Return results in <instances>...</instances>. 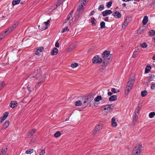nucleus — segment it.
I'll return each mask as SVG.
<instances>
[{
	"mask_svg": "<svg viewBox=\"0 0 155 155\" xmlns=\"http://www.w3.org/2000/svg\"><path fill=\"white\" fill-rule=\"evenodd\" d=\"M113 127H116L117 125V123L115 121L112 123Z\"/></svg>",
	"mask_w": 155,
	"mask_h": 155,
	"instance_id": "obj_48",
	"label": "nucleus"
},
{
	"mask_svg": "<svg viewBox=\"0 0 155 155\" xmlns=\"http://www.w3.org/2000/svg\"><path fill=\"white\" fill-rule=\"evenodd\" d=\"M55 46L57 48L59 47V44L58 43V41H57L55 44Z\"/></svg>",
	"mask_w": 155,
	"mask_h": 155,
	"instance_id": "obj_55",
	"label": "nucleus"
},
{
	"mask_svg": "<svg viewBox=\"0 0 155 155\" xmlns=\"http://www.w3.org/2000/svg\"><path fill=\"white\" fill-rule=\"evenodd\" d=\"M91 23L93 25H96V23L94 21H91Z\"/></svg>",
	"mask_w": 155,
	"mask_h": 155,
	"instance_id": "obj_59",
	"label": "nucleus"
},
{
	"mask_svg": "<svg viewBox=\"0 0 155 155\" xmlns=\"http://www.w3.org/2000/svg\"><path fill=\"white\" fill-rule=\"evenodd\" d=\"M152 59L153 60H155V54L153 56V57L152 58Z\"/></svg>",
	"mask_w": 155,
	"mask_h": 155,
	"instance_id": "obj_64",
	"label": "nucleus"
},
{
	"mask_svg": "<svg viewBox=\"0 0 155 155\" xmlns=\"http://www.w3.org/2000/svg\"><path fill=\"white\" fill-rule=\"evenodd\" d=\"M113 15L116 18H120L121 17V14L118 11L115 12Z\"/></svg>",
	"mask_w": 155,
	"mask_h": 155,
	"instance_id": "obj_8",
	"label": "nucleus"
},
{
	"mask_svg": "<svg viewBox=\"0 0 155 155\" xmlns=\"http://www.w3.org/2000/svg\"><path fill=\"white\" fill-rule=\"evenodd\" d=\"M44 49V48L43 47H39V51L42 52Z\"/></svg>",
	"mask_w": 155,
	"mask_h": 155,
	"instance_id": "obj_54",
	"label": "nucleus"
},
{
	"mask_svg": "<svg viewBox=\"0 0 155 155\" xmlns=\"http://www.w3.org/2000/svg\"><path fill=\"white\" fill-rule=\"evenodd\" d=\"M33 151L34 150L33 149H29L26 151L25 153L27 154H31L33 152Z\"/></svg>",
	"mask_w": 155,
	"mask_h": 155,
	"instance_id": "obj_30",
	"label": "nucleus"
},
{
	"mask_svg": "<svg viewBox=\"0 0 155 155\" xmlns=\"http://www.w3.org/2000/svg\"><path fill=\"white\" fill-rule=\"evenodd\" d=\"M140 46L141 47L143 48H146L147 46V45L146 43H143L141 44Z\"/></svg>",
	"mask_w": 155,
	"mask_h": 155,
	"instance_id": "obj_35",
	"label": "nucleus"
},
{
	"mask_svg": "<svg viewBox=\"0 0 155 155\" xmlns=\"http://www.w3.org/2000/svg\"><path fill=\"white\" fill-rule=\"evenodd\" d=\"M89 0H81L78 3L77 6V12L74 14V17L72 19V21L75 22L77 21L81 15L82 14L84 11V6H85Z\"/></svg>",
	"mask_w": 155,
	"mask_h": 155,
	"instance_id": "obj_2",
	"label": "nucleus"
},
{
	"mask_svg": "<svg viewBox=\"0 0 155 155\" xmlns=\"http://www.w3.org/2000/svg\"><path fill=\"white\" fill-rule=\"evenodd\" d=\"M18 102L17 101H12L10 104L9 106L12 108H14L17 106Z\"/></svg>",
	"mask_w": 155,
	"mask_h": 155,
	"instance_id": "obj_11",
	"label": "nucleus"
},
{
	"mask_svg": "<svg viewBox=\"0 0 155 155\" xmlns=\"http://www.w3.org/2000/svg\"><path fill=\"white\" fill-rule=\"evenodd\" d=\"M104 6L103 4L100 5L98 8V10L99 11H101L104 9Z\"/></svg>",
	"mask_w": 155,
	"mask_h": 155,
	"instance_id": "obj_29",
	"label": "nucleus"
},
{
	"mask_svg": "<svg viewBox=\"0 0 155 155\" xmlns=\"http://www.w3.org/2000/svg\"><path fill=\"white\" fill-rule=\"evenodd\" d=\"M8 34L7 33L5 34L4 32L3 34L0 35V41L4 38L5 36Z\"/></svg>",
	"mask_w": 155,
	"mask_h": 155,
	"instance_id": "obj_31",
	"label": "nucleus"
},
{
	"mask_svg": "<svg viewBox=\"0 0 155 155\" xmlns=\"http://www.w3.org/2000/svg\"><path fill=\"white\" fill-rule=\"evenodd\" d=\"M94 99L93 96L91 95L89 96L87 98L86 100L88 103H89Z\"/></svg>",
	"mask_w": 155,
	"mask_h": 155,
	"instance_id": "obj_16",
	"label": "nucleus"
},
{
	"mask_svg": "<svg viewBox=\"0 0 155 155\" xmlns=\"http://www.w3.org/2000/svg\"><path fill=\"white\" fill-rule=\"evenodd\" d=\"M109 99L110 101H115L117 99V96L116 95L111 96L109 97Z\"/></svg>",
	"mask_w": 155,
	"mask_h": 155,
	"instance_id": "obj_13",
	"label": "nucleus"
},
{
	"mask_svg": "<svg viewBox=\"0 0 155 155\" xmlns=\"http://www.w3.org/2000/svg\"><path fill=\"white\" fill-rule=\"evenodd\" d=\"M8 113L7 112H5L3 114L2 116L3 117L5 118H6L8 116Z\"/></svg>",
	"mask_w": 155,
	"mask_h": 155,
	"instance_id": "obj_39",
	"label": "nucleus"
},
{
	"mask_svg": "<svg viewBox=\"0 0 155 155\" xmlns=\"http://www.w3.org/2000/svg\"><path fill=\"white\" fill-rule=\"evenodd\" d=\"M102 129V126L100 124L97 125L95 127L93 131V134H96L97 132Z\"/></svg>",
	"mask_w": 155,
	"mask_h": 155,
	"instance_id": "obj_7",
	"label": "nucleus"
},
{
	"mask_svg": "<svg viewBox=\"0 0 155 155\" xmlns=\"http://www.w3.org/2000/svg\"><path fill=\"white\" fill-rule=\"evenodd\" d=\"M7 150V148H3L1 150V153H0L1 155H3L6 152Z\"/></svg>",
	"mask_w": 155,
	"mask_h": 155,
	"instance_id": "obj_18",
	"label": "nucleus"
},
{
	"mask_svg": "<svg viewBox=\"0 0 155 155\" xmlns=\"http://www.w3.org/2000/svg\"><path fill=\"white\" fill-rule=\"evenodd\" d=\"M155 115V112H152L150 113L149 114L150 118H152Z\"/></svg>",
	"mask_w": 155,
	"mask_h": 155,
	"instance_id": "obj_32",
	"label": "nucleus"
},
{
	"mask_svg": "<svg viewBox=\"0 0 155 155\" xmlns=\"http://www.w3.org/2000/svg\"><path fill=\"white\" fill-rule=\"evenodd\" d=\"M103 16L104 17H105L109 15H110L112 13V11L110 10H107L105 11L102 12Z\"/></svg>",
	"mask_w": 155,
	"mask_h": 155,
	"instance_id": "obj_6",
	"label": "nucleus"
},
{
	"mask_svg": "<svg viewBox=\"0 0 155 155\" xmlns=\"http://www.w3.org/2000/svg\"><path fill=\"white\" fill-rule=\"evenodd\" d=\"M155 88V83L152 84L151 86V88L152 89H153Z\"/></svg>",
	"mask_w": 155,
	"mask_h": 155,
	"instance_id": "obj_52",
	"label": "nucleus"
},
{
	"mask_svg": "<svg viewBox=\"0 0 155 155\" xmlns=\"http://www.w3.org/2000/svg\"><path fill=\"white\" fill-rule=\"evenodd\" d=\"M58 52V50L56 48H54L51 52V55H56Z\"/></svg>",
	"mask_w": 155,
	"mask_h": 155,
	"instance_id": "obj_12",
	"label": "nucleus"
},
{
	"mask_svg": "<svg viewBox=\"0 0 155 155\" xmlns=\"http://www.w3.org/2000/svg\"><path fill=\"white\" fill-rule=\"evenodd\" d=\"M132 88L130 87H126L125 89V92L126 93L128 94L129 92L131 90Z\"/></svg>",
	"mask_w": 155,
	"mask_h": 155,
	"instance_id": "obj_33",
	"label": "nucleus"
},
{
	"mask_svg": "<svg viewBox=\"0 0 155 155\" xmlns=\"http://www.w3.org/2000/svg\"><path fill=\"white\" fill-rule=\"evenodd\" d=\"M140 51V50L139 49H135V51L133 53V54L132 55V57L133 58H135L136 55Z\"/></svg>",
	"mask_w": 155,
	"mask_h": 155,
	"instance_id": "obj_17",
	"label": "nucleus"
},
{
	"mask_svg": "<svg viewBox=\"0 0 155 155\" xmlns=\"http://www.w3.org/2000/svg\"><path fill=\"white\" fill-rule=\"evenodd\" d=\"M112 4V1H110L109 2L106 3V6L108 8H109L111 6Z\"/></svg>",
	"mask_w": 155,
	"mask_h": 155,
	"instance_id": "obj_27",
	"label": "nucleus"
},
{
	"mask_svg": "<svg viewBox=\"0 0 155 155\" xmlns=\"http://www.w3.org/2000/svg\"><path fill=\"white\" fill-rule=\"evenodd\" d=\"M20 2V0H13L12 2V5H13L18 4Z\"/></svg>",
	"mask_w": 155,
	"mask_h": 155,
	"instance_id": "obj_24",
	"label": "nucleus"
},
{
	"mask_svg": "<svg viewBox=\"0 0 155 155\" xmlns=\"http://www.w3.org/2000/svg\"><path fill=\"white\" fill-rule=\"evenodd\" d=\"M76 47V43L74 42L70 45L69 46V48L71 49H72L75 48Z\"/></svg>",
	"mask_w": 155,
	"mask_h": 155,
	"instance_id": "obj_19",
	"label": "nucleus"
},
{
	"mask_svg": "<svg viewBox=\"0 0 155 155\" xmlns=\"http://www.w3.org/2000/svg\"><path fill=\"white\" fill-rule=\"evenodd\" d=\"M111 91L113 93H117V92L116 91L115 89L114 88H112L111 89Z\"/></svg>",
	"mask_w": 155,
	"mask_h": 155,
	"instance_id": "obj_46",
	"label": "nucleus"
},
{
	"mask_svg": "<svg viewBox=\"0 0 155 155\" xmlns=\"http://www.w3.org/2000/svg\"><path fill=\"white\" fill-rule=\"evenodd\" d=\"M78 64L77 63H74V64H72L71 65V67L72 68H76L78 67Z\"/></svg>",
	"mask_w": 155,
	"mask_h": 155,
	"instance_id": "obj_34",
	"label": "nucleus"
},
{
	"mask_svg": "<svg viewBox=\"0 0 155 155\" xmlns=\"http://www.w3.org/2000/svg\"><path fill=\"white\" fill-rule=\"evenodd\" d=\"M109 20V17H106L104 18V20L105 21H108Z\"/></svg>",
	"mask_w": 155,
	"mask_h": 155,
	"instance_id": "obj_56",
	"label": "nucleus"
},
{
	"mask_svg": "<svg viewBox=\"0 0 155 155\" xmlns=\"http://www.w3.org/2000/svg\"><path fill=\"white\" fill-rule=\"evenodd\" d=\"M105 22L103 21H102L100 23V28L101 29H103L105 27Z\"/></svg>",
	"mask_w": 155,
	"mask_h": 155,
	"instance_id": "obj_26",
	"label": "nucleus"
},
{
	"mask_svg": "<svg viewBox=\"0 0 155 155\" xmlns=\"http://www.w3.org/2000/svg\"><path fill=\"white\" fill-rule=\"evenodd\" d=\"M48 27L47 26H45L44 25L42 28L41 29H40V30H41V31L44 30L46 29H47Z\"/></svg>",
	"mask_w": 155,
	"mask_h": 155,
	"instance_id": "obj_44",
	"label": "nucleus"
},
{
	"mask_svg": "<svg viewBox=\"0 0 155 155\" xmlns=\"http://www.w3.org/2000/svg\"><path fill=\"white\" fill-rule=\"evenodd\" d=\"M116 119L114 117H113L111 119V122H113L115 121Z\"/></svg>",
	"mask_w": 155,
	"mask_h": 155,
	"instance_id": "obj_57",
	"label": "nucleus"
},
{
	"mask_svg": "<svg viewBox=\"0 0 155 155\" xmlns=\"http://www.w3.org/2000/svg\"><path fill=\"white\" fill-rule=\"evenodd\" d=\"M143 149L141 144L139 143L136 144L133 150L134 155H139Z\"/></svg>",
	"mask_w": 155,
	"mask_h": 155,
	"instance_id": "obj_3",
	"label": "nucleus"
},
{
	"mask_svg": "<svg viewBox=\"0 0 155 155\" xmlns=\"http://www.w3.org/2000/svg\"><path fill=\"white\" fill-rule=\"evenodd\" d=\"M6 119L3 117L2 116L0 118V119L1 120V123H2Z\"/></svg>",
	"mask_w": 155,
	"mask_h": 155,
	"instance_id": "obj_51",
	"label": "nucleus"
},
{
	"mask_svg": "<svg viewBox=\"0 0 155 155\" xmlns=\"http://www.w3.org/2000/svg\"><path fill=\"white\" fill-rule=\"evenodd\" d=\"M107 94L109 96H111L112 94V93L110 92H109L107 93Z\"/></svg>",
	"mask_w": 155,
	"mask_h": 155,
	"instance_id": "obj_61",
	"label": "nucleus"
},
{
	"mask_svg": "<svg viewBox=\"0 0 155 155\" xmlns=\"http://www.w3.org/2000/svg\"><path fill=\"white\" fill-rule=\"evenodd\" d=\"M151 68V67L150 65H147L145 68V73H147L149 72Z\"/></svg>",
	"mask_w": 155,
	"mask_h": 155,
	"instance_id": "obj_15",
	"label": "nucleus"
},
{
	"mask_svg": "<svg viewBox=\"0 0 155 155\" xmlns=\"http://www.w3.org/2000/svg\"><path fill=\"white\" fill-rule=\"evenodd\" d=\"M10 122L8 120L6 121L3 125V127L2 128V130H5L9 126Z\"/></svg>",
	"mask_w": 155,
	"mask_h": 155,
	"instance_id": "obj_9",
	"label": "nucleus"
},
{
	"mask_svg": "<svg viewBox=\"0 0 155 155\" xmlns=\"http://www.w3.org/2000/svg\"><path fill=\"white\" fill-rule=\"evenodd\" d=\"M141 27H140L139 28V29L137 32V33L138 34H141L143 31V29H142L141 30Z\"/></svg>",
	"mask_w": 155,
	"mask_h": 155,
	"instance_id": "obj_40",
	"label": "nucleus"
},
{
	"mask_svg": "<svg viewBox=\"0 0 155 155\" xmlns=\"http://www.w3.org/2000/svg\"><path fill=\"white\" fill-rule=\"evenodd\" d=\"M112 109V108L110 106H108L107 107H105L104 109V110H109V112H110V111H111Z\"/></svg>",
	"mask_w": 155,
	"mask_h": 155,
	"instance_id": "obj_38",
	"label": "nucleus"
},
{
	"mask_svg": "<svg viewBox=\"0 0 155 155\" xmlns=\"http://www.w3.org/2000/svg\"><path fill=\"white\" fill-rule=\"evenodd\" d=\"M50 23V21L49 20H48L46 22H44L45 23V25L46 26H47L49 25Z\"/></svg>",
	"mask_w": 155,
	"mask_h": 155,
	"instance_id": "obj_50",
	"label": "nucleus"
},
{
	"mask_svg": "<svg viewBox=\"0 0 155 155\" xmlns=\"http://www.w3.org/2000/svg\"><path fill=\"white\" fill-rule=\"evenodd\" d=\"M149 75L150 76L148 77L147 80V83H149L150 81H153L155 77L154 75L152 74H150Z\"/></svg>",
	"mask_w": 155,
	"mask_h": 155,
	"instance_id": "obj_10",
	"label": "nucleus"
},
{
	"mask_svg": "<svg viewBox=\"0 0 155 155\" xmlns=\"http://www.w3.org/2000/svg\"><path fill=\"white\" fill-rule=\"evenodd\" d=\"M94 11H92L90 13V15H93L94 14Z\"/></svg>",
	"mask_w": 155,
	"mask_h": 155,
	"instance_id": "obj_62",
	"label": "nucleus"
},
{
	"mask_svg": "<svg viewBox=\"0 0 155 155\" xmlns=\"http://www.w3.org/2000/svg\"><path fill=\"white\" fill-rule=\"evenodd\" d=\"M45 153V151L44 150H42L40 152H39V155H44Z\"/></svg>",
	"mask_w": 155,
	"mask_h": 155,
	"instance_id": "obj_43",
	"label": "nucleus"
},
{
	"mask_svg": "<svg viewBox=\"0 0 155 155\" xmlns=\"http://www.w3.org/2000/svg\"><path fill=\"white\" fill-rule=\"evenodd\" d=\"M36 132L35 129H34L29 132L28 134L31 136L33 135Z\"/></svg>",
	"mask_w": 155,
	"mask_h": 155,
	"instance_id": "obj_28",
	"label": "nucleus"
},
{
	"mask_svg": "<svg viewBox=\"0 0 155 155\" xmlns=\"http://www.w3.org/2000/svg\"><path fill=\"white\" fill-rule=\"evenodd\" d=\"M27 89H28V90L29 91V92H31V88L29 86H27Z\"/></svg>",
	"mask_w": 155,
	"mask_h": 155,
	"instance_id": "obj_60",
	"label": "nucleus"
},
{
	"mask_svg": "<svg viewBox=\"0 0 155 155\" xmlns=\"http://www.w3.org/2000/svg\"><path fill=\"white\" fill-rule=\"evenodd\" d=\"M148 35L149 36H154L155 35V31L153 30H150L148 33Z\"/></svg>",
	"mask_w": 155,
	"mask_h": 155,
	"instance_id": "obj_20",
	"label": "nucleus"
},
{
	"mask_svg": "<svg viewBox=\"0 0 155 155\" xmlns=\"http://www.w3.org/2000/svg\"><path fill=\"white\" fill-rule=\"evenodd\" d=\"M126 26L123 25L122 27V28L123 29H124L126 28Z\"/></svg>",
	"mask_w": 155,
	"mask_h": 155,
	"instance_id": "obj_63",
	"label": "nucleus"
},
{
	"mask_svg": "<svg viewBox=\"0 0 155 155\" xmlns=\"http://www.w3.org/2000/svg\"><path fill=\"white\" fill-rule=\"evenodd\" d=\"M19 22H16L15 24H14L12 27L10 28L9 29H8L7 31H5L4 32V33H7V34H9L11 32L13 31L15 28H16L18 25Z\"/></svg>",
	"mask_w": 155,
	"mask_h": 155,
	"instance_id": "obj_4",
	"label": "nucleus"
},
{
	"mask_svg": "<svg viewBox=\"0 0 155 155\" xmlns=\"http://www.w3.org/2000/svg\"><path fill=\"white\" fill-rule=\"evenodd\" d=\"M4 84V82H2L0 84V90L1 89L3 86Z\"/></svg>",
	"mask_w": 155,
	"mask_h": 155,
	"instance_id": "obj_53",
	"label": "nucleus"
},
{
	"mask_svg": "<svg viewBox=\"0 0 155 155\" xmlns=\"http://www.w3.org/2000/svg\"><path fill=\"white\" fill-rule=\"evenodd\" d=\"M82 102L80 101H78L75 102V105L76 106H80L81 105Z\"/></svg>",
	"mask_w": 155,
	"mask_h": 155,
	"instance_id": "obj_25",
	"label": "nucleus"
},
{
	"mask_svg": "<svg viewBox=\"0 0 155 155\" xmlns=\"http://www.w3.org/2000/svg\"><path fill=\"white\" fill-rule=\"evenodd\" d=\"M39 51V48H37L34 51V52L35 54L37 55H38L39 54V52H38V51Z\"/></svg>",
	"mask_w": 155,
	"mask_h": 155,
	"instance_id": "obj_41",
	"label": "nucleus"
},
{
	"mask_svg": "<svg viewBox=\"0 0 155 155\" xmlns=\"http://www.w3.org/2000/svg\"><path fill=\"white\" fill-rule=\"evenodd\" d=\"M128 22L127 21V19H125V20L124 21L123 25H125L126 26H127L128 25Z\"/></svg>",
	"mask_w": 155,
	"mask_h": 155,
	"instance_id": "obj_42",
	"label": "nucleus"
},
{
	"mask_svg": "<svg viewBox=\"0 0 155 155\" xmlns=\"http://www.w3.org/2000/svg\"><path fill=\"white\" fill-rule=\"evenodd\" d=\"M141 108V106L140 105V104H138V107L137 108V113H138V112L139 111H140V109Z\"/></svg>",
	"mask_w": 155,
	"mask_h": 155,
	"instance_id": "obj_45",
	"label": "nucleus"
},
{
	"mask_svg": "<svg viewBox=\"0 0 155 155\" xmlns=\"http://www.w3.org/2000/svg\"><path fill=\"white\" fill-rule=\"evenodd\" d=\"M87 103L88 102H87V101L86 100H85L84 101L83 104L85 105L84 107L87 106L88 104L89 103Z\"/></svg>",
	"mask_w": 155,
	"mask_h": 155,
	"instance_id": "obj_47",
	"label": "nucleus"
},
{
	"mask_svg": "<svg viewBox=\"0 0 155 155\" xmlns=\"http://www.w3.org/2000/svg\"><path fill=\"white\" fill-rule=\"evenodd\" d=\"M69 30V29L68 28V27H66L65 28H63L62 29L61 31V32L62 33H64L65 31H68Z\"/></svg>",
	"mask_w": 155,
	"mask_h": 155,
	"instance_id": "obj_36",
	"label": "nucleus"
},
{
	"mask_svg": "<svg viewBox=\"0 0 155 155\" xmlns=\"http://www.w3.org/2000/svg\"><path fill=\"white\" fill-rule=\"evenodd\" d=\"M72 17V16L68 15L67 16V18H66V20H67V21H69L70 19Z\"/></svg>",
	"mask_w": 155,
	"mask_h": 155,
	"instance_id": "obj_49",
	"label": "nucleus"
},
{
	"mask_svg": "<svg viewBox=\"0 0 155 155\" xmlns=\"http://www.w3.org/2000/svg\"><path fill=\"white\" fill-rule=\"evenodd\" d=\"M148 17L147 16H144L143 18L142 21V22L144 25L146 24L148 22Z\"/></svg>",
	"mask_w": 155,
	"mask_h": 155,
	"instance_id": "obj_14",
	"label": "nucleus"
},
{
	"mask_svg": "<svg viewBox=\"0 0 155 155\" xmlns=\"http://www.w3.org/2000/svg\"><path fill=\"white\" fill-rule=\"evenodd\" d=\"M61 133L59 131H57L54 134V137L56 138H57L59 137L60 136H61Z\"/></svg>",
	"mask_w": 155,
	"mask_h": 155,
	"instance_id": "obj_22",
	"label": "nucleus"
},
{
	"mask_svg": "<svg viewBox=\"0 0 155 155\" xmlns=\"http://www.w3.org/2000/svg\"><path fill=\"white\" fill-rule=\"evenodd\" d=\"M73 12H74L73 10H72L70 12V13H69V14L68 15L72 16V14L73 13Z\"/></svg>",
	"mask_w": 155,
	"mask_h": 155,
	"instance_id": "obj_58",
	"label": "nucleus"
},
{
	"mask_svg": "<svg viewBox=\"0 0 155 155\" xmlns=\"http://www.w3.org/2000/svg\"><path fill=\"white\" fill-rule=\"evenodd\" d=\"M109 51H105L102 53V57L103 59L98 55L94 56L92 59V62L94 64H99L103 61V66L105 68L110 62L112 59V55L110 54Z\"/></svg>",
	"mask_w": 155,
	"mask_h": 155,
	"instance_id": "obj_1",
	"label": "nucleus"
},
{
	"mask_svg": "<svg viewBox=\"0 0 155 155\" xmlns=\"http://www.w3.org/2000/svg\"><path fill=\"white\" fill-rule=\"evenodd\" d=\"M64 1H63V0H58V3H57V4H56V6L57 7L58 6H59L61 4V2H64Z\"/></svg>",
	"mask_w": 155,
	"mask_h": 155,
	"instance_id": "obj_37",
	"label": "nucleus"
},
{
	"mask_svg": "<svg viewBox=\"0 0 155 155\" xmlns=\"http://www.w3.org/2000/svg\"><path fill=\"white\" fill-rule=\"evenodd\" d=\"M134 82V79L133 77H130L129 79V81L128 82L127 85V87H130L132 88L133 86V84Z\"/></svg>",
	"mask_w": 155,
	"mask_h": 155,
	"instance_id": "obj_5",
	"label": "nucleus"
},
{
	"mask_svg": "<svg viewBox=\"0 0 155 155\" xmlns=\"http://www.w3.org/2000/svg\"><path fill=\"white\" fill-rule=\"evenodd\" d=\"M102 99V97L101 96L98 95L94 98V101H98Z\"/></svg>",
	"mask_w": 155,
	"mask_h": 155,
	"instance_id": "obj_23",
	"label": "nucleus"
},
{
	"mask_svg": "<svg viewBox=\"0 0 155 155\" xmlns=\"http://www.w3.org/2000/svg\"><path fill=\"white\" fill-rule=\"evenodd\" d=\"M147 91L145 90L143 91H142L141 92V96L142 97H144L146 95H147Z\"/></svg>",
	"mask_w": 155,
	"mask_h": 155,
	"instance_id": "obj_21",
	"label": "nucleus"
}]
</instances>
